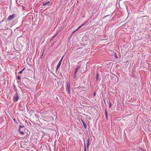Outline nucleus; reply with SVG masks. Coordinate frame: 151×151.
Here are the masks:
<instances>
[{
  "instance_id": "9b49d317",
  "label": "nucleus",
  "mask_w": 151,
  "mask_h": 151,
  "mask_svg": "<svg viewBox=\"0 0 151 151\" xmlns=\"http://www.w3.org/2000/svg\"><path fill=\"white\" fill-rule=\"evenodd\" d=\"M89 142H90V139L89 138L87 140V145L88 146L89 145Z\"/></svg>"
},
{
  "instance_id": "ddd939ff",
  "label": "nucleus",
  "mask_w": 151,
  "mask_h": 151,
  "mask_svg": "<svg viewBox=\"0 0 151 151\" xmlns=\"http://www.w3.org/2000/svg\"><path fill=\"white\" fill-rule=\"evenodd\" d=\"M24 68L23 69H22V70L20 71L19 72V74H22V72L24 70Z\"/></svg>"
},
{
  "instance_id": "f257e3e1",
  "label": "nucleus",
  "mask_w": 151,
  "mask_h": 151,
  "mask_svg": "<svg viewBox=\"0 0 151 151\" xmlns=\"http://www.w3.org/2000/svg\"><path fill=\"white\" fill-rule=\"evenodd\" d=\"M8 27L7 26L6 22H4L3 21L0 22V29L4 30L7 29Z\"/></svg>"
},
{
  "instance_id": "a211bd4d",
  "label": "nucleus",
  "mask_w": 151,
  "mask_h": 151,
  "mask_svg": "<svg viewBox=\"0 0 151 151\" xmlns=\"http://www.w3.org/2000/svg\"><path fill=\"white\" fill-rule=\"evenodd\" d=\"M93 95H94V96H95L96 95V93L95 92H94L93 93Z\"/></svg>"
},
{
  "instance_id": "dca6fc26",
  "label": "nucleus",
  "mask_w": 151,
  "mask_h": 151,
  "mask_svg": "<svg viewBox=\"0 0 151 151\" xmlns=\"http://www.w3.org/2000/svg\"><path fill=\"white\" fill-rule=\"evenodd\" d=\"M83 125H84V127L85 128H86V125L85 123L84 122H83Z\"/></svg>"
},
{
  "instance_id": "7ed1b4c3",
  "label": "nucleus",
  "mask_w": 151,
  "mask_h": 151,
  "mask_svg": "<svg viewBox=\"0 0 151 151\" xmlns=\"http://www.w3.org/2000/svg\"><path fill=\"white\" fill-rule=\"evenodd\" d=\"M14 98L13 100L14 101L16 102L18 101L19 97H18V94L17 93H16L14 94Z\"/></svg>"
},
{
  "instance_id": "0eeeda50",
  "label": "nucleus",
  "mask_w": 151,
  "mask_h": 151,
  "mask_svg": "<svg viewBox=\"0 0 151 151\" xmlns=\"http://www.w3.org/2000/svg\"><path fill=\"white\" fill-rule=\"evenodd\" d=\"M70 87H66V91L67 92L68 94H69L70 93Z\"/></svg>"
},
{
  "instance_id": "6e6552de",
  "label": "nucleus",
  "mask_w": 151,
  "mask_h": 151,
  "mask_svg": "<svg viewBox=\"0 0 151 151\" xmlns=\"http://www.w3.org/2000/svg\"><path fill=\"white\" fill-rule=\"evenodd\" d=\"M50 2L48 1L46 3L42 5V6H45L47 5H48L50 4Z\"/></svg>"
},
{
  "instance_id": "39448f33",
  "label": "nucleus",
  "mask_w": 151,
  "mask_h": 151,
  "mask_svg": "<svg viewBox=\"0 0 151 151\" xmlns=\"http://www.w3.org/2000/svg\"><path fill=\"white\" fill-rule=\"evenodd\" d=\"M63 58V57L61 59V60H60V62H59V63H58V64L57 65V69H56L57 70L58 69L60 68V66Z\"/></svg>"
},
{
  "instance_id": "f8f14e48",
  "label": "nucleus",
  "mask_w": 151,
  "mask_h": 151,
  "mask_svg": "<svg viewBox=\"0 0 151 151\" xmlns=\"http://www.w3.org/2000/svg\"><path fill=\"white\" fill-rule=\"evenodd\" d=\"M114 57L116 59L118 58L117 55L116 53H114Z\"/></svg>"
},
{
  "instance_id": "1a4fd4ad",
  "label": "nucleus",
  "mask_w": 151,
  "mask_h": 151,
  "mask_svg": "<svg viewBox=\"0 0 151 151\" xmlns=\"http://www.w3.org/2000/svg\"><path fill=\"white\" fill-rule=\"evenodd\" d=\"M66 87H70V84L68 82L66 83Z\"/></svg>"
},
{
  "instance_id": "4be33fe9",
  "label": "nucleus",
  "mask_w": 151,
  "mask_h": 151,
  "mask_svg": "<svg viewBox=\"0 0 151 151\" xmlns=\"http://www.w3.org/2000/svg\"><path fill=\"white\" fill-rule=\"evenodd\" d=\"M104 103H105V100H104Z\"/></svg>"
},
{
  "instance_id": "f03ea898",
  "label": "nucleus",
  "mask_w": 151,
  "mask_h": 151,
  "mask_svg": "<svg viewBox=\"0 0 151 151\" xmlns=\"http://www.w3.org/2000/svg\"><path fill=\"white\" fill-rule=\"evenodd\" d=\"M16 17L15 14H14L12 15H9L8 18V21H10L14 19Z\"/></svg>"
},
{
  "instance_id": "20e7f679",
  "label": "nucleus",
  "mask_w": 151,
  "mask_h": 151,
  "mask_svg": "<svg viewBox=\"0 0 151 151\" xmlns=\"http://www.w3.org/2000/svg\"><path fill=\"white\" fill-rule=\"evenodd\" d=\"M22 127H24V126H22L21 125H19V133L23 135L24 134V133L23 132L21 131V128H22Z\"/></svg>"
},
{
  "instance_id": "4468645a",
  "label": "nucleus",
  "mask_w": 151,
  "mask_h": 151,
  "mask_svg": "<svg viewBox=\"0 0 151 151\" xmlns=\"http://www.w3.org/2000/svg\"><path fill=\"white\" fill-rule=\"evenodd\" d=\"M87 22V21H86V22L85 23H84L82 24H81V26L82 27H83V26H84V25H85V24H86Z\"/></svg>"
},
{
  "instance_id": "2eb2a0df",
  "label": "nucleus",
  "mask_w": 151,
  "mask_h": 151,
  "mask_svg": "<svg viewBox=\"0 0 151 151\" xmlns=\"http://www.w3.org/2000/svg\"><path fill=\"white\" fill-rule=\"evenodd\" d=\"M82 27V26H81V25L80 26H79L77 28V29H76V30H78V29H80V28H81V27Z\"/></svg>"
},
{
  "instance_id": "412c9836",
  "label": "nucleus",
  "mask_w": 151,
  "mask_h": 151,
  "mask_svg": "<svg viewBox=\"0 0 151 151\" xmlns=\"http://www.w3.org/2000/svg\"><path fill=\"white\" fill-rule=\"evenodd\" d=\"M76 31H77V30H75V31H73V33H75V32Z\"/></svg>"
},
{
  "instance_id": "9d476101",
  "label": "nucleus",
  "mask_w": 151,
  "mask_h": 151,
  "mask_svg": "<svg viewBox=\"0 0 151 151\" xmlns=\"http://www.w3.org/2000/svg\"><path fill=\"white\" fill-rule=\"evenodd\" d=\"M105 116L106 118H107L108 116V114H107V111L106 110H105Z\"/></svg>"
},
{
  "instance_id": "423d86ee",
  "label": "nucleus",
  "mask_w": 151,
  "mask_h": 151,
  "mask_svg": "<svg viewBox=\"0 0 151 151\" xmlns=\"http://www.w3.org/2000/svg\"><path fill=\"white\" fill-rule=\"evenodd\" d=\"M80 68V65H78L77 66V68L76 69L75 72H74V76L75 77L76 76V73H77L78 70V69Z\"/></svg>"
},
{
  "instance_id": "6ab92c4d",
  "label": "nucleus",
  "mask_w": 151,
  "mask_h": 151,
  "mask_svg": "<svg viewBox=\"0 0 151 151\" xmlns=\"http://www.w3.org/2000/svg\"><path fill=\"white\" fill-rule=\"evenodd\" d=\"M111 106V104L110 102H109V107H110Z\"/></svg>"
},
{
  "instance_id": "aec40b11",
  "label": "nucleus",
  "mask_w": 151,
  "mask_h": 151,
  "mask_svg": "<svg viewBox=\"0 0 151 151\" xmlns=\"http://www.w3.org/2000/svg\"><path fill=\"white\" fill-rule=\"evenodd\" d=\"M98 78V75L97 74V76H96V79L97 80Z\"/></svg>"
},
{
  "instance_id": "f3484780",
  "label": "nucleus",
  "mask_w": 151,
  "mask_h": 151,
  "mask_svg": "<svg viewBox=\"0 0 151 151\" xmlns=\"http://www.w3.org/2000/svg\"><path fill=\"white\" fill-rule=\"evenodd\" d=\"M17 78H18V79H19V80H21V77L19 76H17Z\"/></svg>"
}]
</instances>
